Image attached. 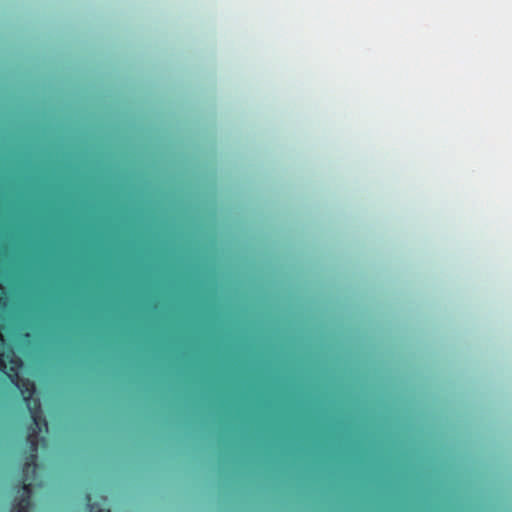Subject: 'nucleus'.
I'll list each match as a JSON object with an SVG mask.
<instances>
[{
  "label": "nucleus",
  "instance_id": "obj_2",
  "mask_svg": "<svg viewBox=\"0 0 512 512\" xmlns=\"http://www.w3.org/2000/svg\"><path fill=\"white\" fill-rule=\"evenodd\" d=\"M32 424L28 427V431L33 432V428L36 429L37 433L47 428V421L43 416L40 400H34L31 407L28 408Z\"/></svg>",
  "mask_w": 512,
  "mask_h": 512
},
{
  "label": "nucleus",
  "instance_id": "obj_9",
  "mask_svg": "<svg viewBox=\"0 0 512 512\" xmlns=\"http://www.w3.org/2000/svg\"><path fill=\"white\" fill-rule=\"evenodd\" d=\"M2 341H3V336H2V334L0 333V342H2Z\"/></svg>",
  "mask_w": 512,
  "mask_h": 512
},
{
  "label": "nucleus",
  "instance_id": "obj_5",
  "mask_svg": "<svg viewBox=\"0 0 512 512\" xmlns=\"http://www.w3.org/2000/svg\"><path fill=\"white\" fill-rule=\"evenodd\" d=\"M22 473H23V478L17 484L18 490L22 491V494H21L19 499H26L27 498L28 502H32V493H33L32 484L27 482V481L29 479V474L34 476L35 473H32L31 469L28 472H26V473H24L22 471Z\"/></svg>",
  "mask_w": 512,
  "mask_h": 512
},
{
  "label": "nucleus",
  "instance_id": "obj_4",
  "mask_svg": "<svg viewBox=\"0 0 512 512\" xmlns=\"http://www.w3.org/2000/svg\"><path fill=\"white\" fill-rule=\"evenodd\" d=\"M10 366L8 371L5 372L7 378L13 386H15L23 377L20 376L19 371L22 367V361L17 357H11L9 360Z\"/></svg>",
  "mask_w": 512,
  "mask_h": 512
},
{
  "label": "nucleus",
  "instance_id": "obj_8",
  "mask_svg": "<svg viewBox=\"0 0 512 512\" xmlns=\"http://www.w3.org/2000/svg\"><path fill=\"white\" fill-rule=\"evenodd\" d=\"M0 365H1V367H2L3 369H5V368H6V364H5V362H4V360H3V358H2V355H1V354H0Z\"/></svg>",
  "mask_w": 512,
  "mask_h": 512
},
{
  "label": "nucleus",
  "instance_id": "obj_6",
  "mask_svg": "<svg viewBox=\"0 0 512 512\" xmlns=\"http://www.w3.org/2000/svg\"><path fill=\"white\" fill-rule=\"evenodd\" d=\"M31 506L32 502H28L27 498L18 499L12 504L10 512H29Z\"/></svg>",
  "mask_w": 512,
  "mask_h": 512
},
{
  "label": "nucleus",
  "instance_id": "obj_3",
  "mask_svg": "<svg viewBox=\"0 0 512 512\" xmlns=\"http://www.w3.org/2000/svg\"><path fill=\"white\" fill-rule=\"evenodd\" d=\"M15 387L19 390L22 395L23 401L25 402L27 408L31 407L34 403V400H39V398L34 397L36 388L33 381L28 378H22Z\"/></svg>",
  "mask_w": 512,
  "mask_h": 512
},
{
  "label": "nucleus",
  "instance_id": "obj_7",
  "mask_svg": "<svg viewBox=\"0 0 512 512\" xmlns=\"http://www.w3.org/2000/svg\"><path fill=\"white\" fill-rule=\"evenodd\" d=\"M89 512H111L109 508H101L98 503H89Z\"/></svg>",
  "mask_w": 512,
  "mask_h": 512
},
{
  "label": "nucleus",
  "instance_id": "obj_1",
  "mask_svg": "<svg viewBox=\"0 0 512 512\" xmlns=\"http://www.w3.org/2000/svg\"><path fill=\"white\" fill-rule=\"evenodd\" d=\"M27 443L29 444L30 452L25 458V462L23 464V472L26 473L31 469L32 473H36L38 458V433L36 429L33 428V432L28 431Z\"/></svg>",
  "mask_w": 512,
  "mask_h": 512
}]
</instances>
